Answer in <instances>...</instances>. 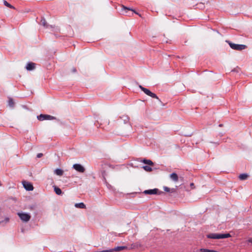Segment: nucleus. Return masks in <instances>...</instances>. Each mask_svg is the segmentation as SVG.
Returning a JSON list of instances; mask_svg holds the SVG:
<instances>
[{"label":"nucleus","mask_w":252,"mask_h":252,"mask_svg":"<svg viewBox=\"0 0 252 252\" xmlns=\"http://www.w3.org/2000/svg\"><path fill=\"white\" fill-rule=\"evenodd\" d=\"M122 14L128 16H132L133 13L141 17V15L139 13L137 12L134 9L125 6L124 5L122 6Z\"/></svg>","instance_id":"obj_1"},{"label":"nucleus","mask_w":252,"mask_h":252,"mask_svg":"<svg viewBox=\"0 0 252 252\" xmlns=\"http://www.w3.org/2000/svg\"><path fill=\"white\" fill-rule=\"evenodd\" d=\"M139 88L147 95L151 96L152 98H155L160 102L161 104H162V102L161 100L158 97V96L156 95V94L152 93L149 90H148L147 88H145L142 86L141 85H139Z\"/></svg>","instance_id":"obj_2"},{"label":"nucleus","mask_w":252,"mask_h":252,"mask_svg":"<svg viewBox=\"0 0 252 252\" xmlns=\"http://www.w3.org/2000/svg\"><path fill=\"white\" fill-rule=\"evenodd\" d=\"M226 42L228 43L229 46L233 50L241 51L246 48L245 45L235 44L227 40H226Z\"/></svg>","instance_id":"obj_3"},{"label":"nucleus","mask_w":252,"mask_h":252,"mask_svg":"<svg viewBox=\"0 0 252 252\" xmlns=\"http://www.w3.org/2000/svg\"><path fill=\"white\" fill-rule=\"evenodd\" d=\"M18 216L20 218V219L25 222H27L30 220L31 219V215L26 213H18Z\"/></svg>","instance_id":"obj_4"},{"label":"nucleus","mask_w":252,"mask_h":252,"mask_svg":"<svg viewBox=\"0 0 252 252\" xmlns=\"http://www.w3.org/2000/svg\"><path fill=\"white\" fill-rule=\"evenodd\" d=\"M37 118L39 121H42L44 120H52L56 119V118L55 117L46 114H40L39 116H37Z\"/></svg>","instance_id":"obj_5"},{"label":"nucleus","mask_w":252,"mask_h":252,"mask_svg":"<svg viewBox=\"0 0 252 252\" xmlns=\"http://www.w3.org/2000/svg\"><path fill=\"white\" fill-rule=\"evenodd\" d=\"M73 168L80 173H83L85 170V168L80 164H74L73 165Z\"/></svg>","instance_id":"obj_6"},{"label":"nucleus","mask_w":252,"mask_h":252,"mask_svg":"<svg viewBox=\"0 0 252 252\" xmlns=\"http://www.w3.org/2000/svg\"><path fill=\"white\" fill-rule=\"evenodd\" d=\"M23 185L26 190L28 191H31L33 189V186L32 184L29 182L24 181L23 182Z\"/></svg>","instance_id":"obj_7"},{"label":"nucleus","mask_w":252,"mask_h":252,"mask_svg":"<svg viewBox=\"0 0 252 252\" xmlns=\"http://www.w3.org/2000/svg\"><path fill=\"white\" fill-rule=\"evenodd\" d=\"M127 248L126 246H118L113 249H108V252H120L127 249Z\"/></svg>","instance_id":"obj_8"},{"label":"nucleus","mask_w":252,"mask_h":252,"mask_svg":"<svg viewBox=\"0 0 252 252\" xmlns=\"http://www.w3.org/2000/svg\"><path fill=\"white\" fill-rule=\"evenodd\" d=\"M159 190L158 189H147L144 191V193L146 194H158Z\"/></svg>","instance_id":"obj_9"},{"label":"nucleus","mask_w":252,"mask_h":252,"mask_svg":"<svg viewBox=\"0 0 252 252\" xmlns=\"http://www.w3.org/2000/svg\"><path fill=\"white\" fill-rule=\"evenodd\" d=\"M35 64L33 63H28L26 66L27 70L32 71L34 69Z\"/></svg>","instance_id":"obj_10"},{"label":"nucleus","mask_w":252,"mask_h":252,"mask_svg":"<svg viewBox=\"0 0 252 252\" xmlns=\"http://www.w3.org/2000/svg\"><path fill=\"white\" fill-rule=\"evenodd\" d=\"M207 237L210 239H219V233H210L208 234Z\"/></svg>","instance_id":"obj_11"},{"label":"nucleus","mask_w":252,"mask_h":252,"mask_svg":"<svg viewBox=\"0 0 252 252\" xmlns=\"http://www.w3.org/2000/svg\"><path fill=\"white\" fill-rule=\"evenodd\" d=\"M170 179L174 182H177L178 181V176L175 173H173L170 175Z\"/></svg>","instance_id":"obj_12"},{"label":"nucleus","mask_w":252,"mask_h":252,"mask_svg":"<svg viewBox=\"0 0 252 252\" xmlns=\"http://www.w3.org/2000/svg\"><path fill=\"white\" fill-rule=\"evenodd\" d=\"M53 187L54 188V191L57 195H60L62 194V191L59 187L56 186H53Z\"/></svg>","instance_id":"obj_13"},{"label":"nucleus","mask_w":252,"mask_h":252,"mask_svg":"<svg viewBox=\"0 0 252 252\" xmlns=\"http://www.w3.org/2000/svg\"><path fill=\"white\" fill-rule=\"evenodd\" d=\"M231 237L229 233L220 234L219 233V239L229 238Z\"/></svg>","instance_id":"obj_14"},{"label":"nucleus","mask_w":252,"mask_h":252,"mask_svg":"<svg viewBox=\"0 0 252 252\" xmlns=\"http://www.w3.org/2000/svg\"><path fill=\"white\" fill-rule=\"evenodd\" d=\"M74 206L76 208H81V209L86 208V205L83 202L75 203Z\"/></svg>","instance_id":"obj_15"},{"label":"nucleus","mask_w":252,"mask_h":252,"mask_svg":"<svg viewBox=\"0 0 252 252\" xmlns=\"http://www.w3.org/2000/svg\"><path fill=\"white\" fill-rule=\"evenodd\" d=\"M54 173L57 175L62 176L63 173V171L61 169L57 168L54 170Z\"/></svg>","instance_id":"obj_16"},{"label":"nucleus","mask_w":252,"mask_h":252,"mask_svg":"<svg viewBox=\"0 0 252 252\" xmlns=\"http://www.w3.org/2000/svg\"><path fill=\"white\" fill-rule=\"evenodd\" d=\"M40 24L42 25L43 26H44L46 28H48V27L49 26L48 25H47L46 21L44 18H42L41 21H40Z\"/></svg>","instance_id":"obj_17"},{"label":"nucleus","mask_w":252,"mask_h":252,"mask_svg":"<svg viewBox=\"0 0 252 252\" xmlns=\"http://www.w3.org/2000/svg\"><path fill=\"white\" fill-rule=\"evenodd\" d=\"M248 177V175L246 173H243L239 176V178L241 180H245Z\"/></svg>","instance_id":"obj_18"},{"label":"nucleus","mask_w":252,"mask_h":252,"mask_svg":"<svg viewBox=\"0 0 252 252\" xmlns=\"http://www.w3.org/2000/svg\"><path fill=\"white\" fill-rule=\"evenodd\" d=\"M121 119L123 121L124 124H127L129 122V118L127 116H123L121 117Z\"/></svg>","instance_id":"obj_19"},{"label":"nucleus","mask_w":252,"mask_h":252,"mask_svg":"<svg viewBox=\"0 0 252 252\" xmlns=\"http://www.w3.org/2000/svg\"><path fill=\"white\" fill-rule=\"evenodd\" d=\"M143 162L149 165H153L154 164L153 161L150 159H144Z\"/></svg>","instance_id":"obj_20"},{"label":"nucleus","mask_w":252,"mask_h":252,"mask_svg":"<svg viewBox=\"0 0 252 252\" xmlns=\"http://www.w3.org/2000/svg\"><path fill=\"white\" fill-rule=\"evenodd\" d=\"M8 105L9 107L13 108L14 106V102L12 98L8 100Z\"/></svg>","instance_id":"obj_21"},{"label":"nucleus","mask_w":252,"mask_h":252,"mask_svg":"<svg viewBox=\"0 0 252 252\" xmlns=\"http://www.w3.org/2000/svg\"><path fill=\"white\" fill-rule=\"evenodd\" d=\"M143 168L146 171L150 172V171H152V168L151 167H150L149 166H148V165L144 166L143 167Z\"/></svg>","instance_id":"obj_22"},{"label":"nucleus","mask_w":252,"mask_h":252,"mask_svg":"<svg viewBox=\"0 0 252 252\" xmlns=\"http://www.w3.org/2000/svg\"><path fill=\"white\" fill-rule=\"evenodd\" d=\"M214 250H209V249H203V248L200 249V251L201 252H214Z\"/></svg>","instance_id":"obj_23"},{"label":"nucleus","mask_w":252,"mask_h":252,"mask_svg":"<svg viewBox=\"0 0 252 252\" xmlns=\"http://www.w3.org/2000/svg\"><path fill=\"white\" fill-rule=\"evenodd\" d=\"M3 3L5 6H6L9 8H14V7L12 5H11L10 4H9L8 2H7L6 0H4Z\"/></svg>","instance_id":"obj_24"},{"label":"nucleus","mask_w":252,"mask_h":252,"mask_svg":"<svg viewBox=\"0 0 252 252\" xmlns=\"http://www.w3.org/2000/svg\"><path fill=\"white\" fill-rule=\"evenodd\" d=\"M9 219L8 217H6L4 219V220H3L0 221V223H1V222L7 223L9 221Z\"/></svg>","instance_id":"obj_25"},{"label":"nucleus","mask_w":252,"mask_h":252,"mask_svg":"<svg viewBox=\"0 0 252 252\" xmlns=\"http://www.w3.org/2000/svg\"><path fill=\"white\" fill-rule=\"evenodd\" d=\"M164 190L165 191H167V192H169L170 191V189L167 187H164Z\"/></svg>","instance_id":"obj_26"},{"label":"nucleus","mask_w":252,"mask_h":252,"mask_svg":"<svg viewBox=\"0 0 252 252\" xmlns=\"http://www.w3.org/2000/svg\"><path fill=\"white\" fill-rule=\"evenodd\" d=\"M43 156V154L42 153H38L37 156H36V157L37 158H41Z\"/></svg>","instance_id":"obj_27"},{"label":"nucleus","mask_w":252,"mask_h":252,"mask_svg":"<svg viewBox=\"0 0 252 252\" xmlns=\"http://www.w3.org/2000/svg\"><path fill=\"white\" fill-rule=\"evenodd\" d=\"M72 72L75 73L76 72V69L75 68H73L71 70Z\"/></svg>","instance_id":"obj_28"},{"label":"nucleus","mask_w":252,"mask_h":252,"mask_svg":"<svg viewBox=\"0 0 252 252\" xmlns=\"http://www.w3.org/2000/svg\"><path fill=\"white\" fill-rule=\"evenodd\" d=\"M248 242H250V243H252V238L249 239L248 240Z\"/></svg>","instance_id":"obj_29"},{"label":"nucleus","mask_w":252,"mask_h":252,"mask_svg":"<svg viewBox=\"0 0 252 252\" xmlns=\"http://www.w3.org/2000/svg\"><path fill=\"white\" fill-rule=\"evenodd\" d=\"M193 185H193V183H191V184H190V186H193Z\"/></svg>","instance_id":"obj_30"},{"label":"nucleus","mask_w":252,"mask_h":252,"mask_svg":"<svg viewBox=\"0 0 252 252\" xmlns=\"http://www.w3.org/2000/svg\"><path fill=\"white\" fill-rule=\"evenodd\" d=\"M222 126V124H220L219 125V126Z\"/></svg>","instance_id":"obj_31"}]
</instances>
